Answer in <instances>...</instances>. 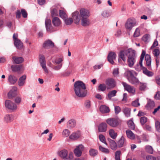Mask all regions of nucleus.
Returning <instances> with one entry per match:
<instances>
[{"instance_id": "1", "label": "nucleus", "mask_w": 160, "mask_h": 160, "mask_svg": "<svg viewBox=\"0 0 160 160\" xmlns=\"http://www.w3.org/2000/svg\"><path fill=\"white\" fill-rule=\"evenodd\" d=\"M74 91L76 95L78 97L83 98L87 93L85 84L80 81H76L74 83Z\"/></svg>"}, {"instance_id": "2", "label": "nucleus", "mask_w": 160, "mask_h": 160, "mask_svg": "<svg viewBox=\"0 0 160 160\" xmlns=\"http://www.w3.org/2000/svg\"><path fill=\"white\" fill-rule=\"evenodd\" d=\"M81 18V24L84 27L87 26L90 24V20L88 18L90 16L89 11L87 9L82 8L79 10Z\"/></svg>"}, {"instance_id": "3", "label": "nucleus", "mask_w": 160, "mask_h": 160, "mask_svg": "<svg viewBox=\"0 0 160 160\" xmlns=\"http://www.w3.org/2000/svg\"><path fill=\"white\" fill-rule=\"evenodd\" d=\"M136 57L135 51L132 50L131 53L129 54L128 57V63L129 67H131L133 66L136 61Z\"/></svg>"}, {"instance_id": "4", "label": "nucleus", "mask_w": 160, "mask_h": 160, "mask_svg": "<svg viewBox=\"0 0 160 160\" xmlns=\"http://www.w3.org/2000/svg\"><path fill=\"white\" fill-rule=\"evenodd\" d=\"M132 50L131 49L121 50L118 54L119 58H121L124 62H125L128 54H130Z\"/></svg>"}, {"instance_id": "5", "label": "nucleus", "mask_w": 160, "mask_h": 160, "mask_svg": "<svg viewBox=\"0 0 160 160\" xmlns=\"http://www.w3.org/2000/svg\"><path fill=\"white\" fill-rule=\"evenodd\" d=\"M136 25H137L136 20L134 18H129L127 20L125 26L126 29L130 30L134 26Z\"/></svg>"}, {"instance_id": "6", "label": "nucleus", "mask_w": 160, "mask_h": 160, "mask_svg": "<svg viewBox=\"0 0 160 160\" xmlns=\"http://www.w3.org/2000/svg\"><path fill=\"white\" fill-rule=\"evenodd\" d=\"M146 52L144 50H142V53L140 56V58L138 64L135 67V69L138 71H140L142 69L144 68L142 66V62L143 60L144 57L146 56Z\"/></svg>"}, {"instance_id": "7", "label": "nucleus", "mask_w": 160, "mask_h": 160, "mask_svg": "<svg viewBox=\"0 0 160 160\" xmlns=\"http://www.w3.org/2000/svg\"><path fill=\"white\" fill-rule=\"evenodd\" d=\"M5 106L7 108L12 110H15L17 108L16 104L9 100L5 101Z\"/></svg>"}, {"instance_id": "8", "label": "nucleus", "mask_w": 160, "mask_h": 160, "mask_svg": "<svg viewBox=\"0 0 160 160\" xmlns=\"http://www.w3.org/2000/svg\"><path fill=\"white\" fill-rule=\"evenodd\" d=\"M127 74L129 75L130 77L128 79L129 82L132 84H137L139 83V81L138 79L135 77L132 72L130 71H128L127 72Z\"/></svg>"}, {"instance_id": "9", "label": "nucleus", "mask_w": 160, "mask_h": 160, "mask_svg": "<svg viewBox=\"0 0 160 160\" xmlns=\"http://www.w3.org/2000/svg\"><path fill=\"white\" fill-rule=\"evenodd\" d=\"M107 123L110 126L115 127L119 124L118 120L114 118H109L106 120Z\"/></svg>"}, {"instance_id": "10", "label": "nucleus", "mask_w": 160, "mask_h": 160, "mask_svg": "<svg viewBox=\"0 0 160 160\" xmlns=\"http://www.w3.org/2000/svg\"><path fill=\"white\" fill-rule=\"evenodd\" d=\"M122 84L123 85L124 88L129 93L134 94L135 92V89L133 87L123 82H122Z\"/></svg>"}, {"instance_id": "11", "label": "nucleus", "mask_w": 160, "mask_h": 160, "mask_svg": "<svg viewBox=\"0 0 160 160\" xmlns=\"http://www.w3.org/2000/svg\"><path fill=\"white\" fill-rule=\"evenodd\" d=\"M156 62V65L158 67L160 62V51L158 49H155L152 52Z\"/></svg>"}, {"instance_id": "12", "label": "nucleus", "mask_w": 160, "mask_h": 160, "mask_svg": "<svg viewBox=\"0 0 160 160\" xmlns=\"http://www.w3.org/2000/svg\"><path fill=\"white\" fill-rule=\"evenodd\" d=\"M72 19L74 20V23L76 24H78L81 18L79 12L76 11L72 13Z\"/></svg>"}, {"instance_id": "13", "label": "nucleus", "mask_w": 160, "mask_h": 160, "mask_svg": "<svg viewBox=\"0 0 160 160\" xmlns=\"http://www.w3.org/2000/svg\"><path fill=\"white\" fill-rule=\"evenodd\" d=\"M39 62L41 65L42 68L44 69L45 72L46 73H48V71L46 67L45 58L43 55H40Z\"/></svg>"}, {"instance_id": "14", "label": "nucleus", "mask_w": 160, "mask_h": 160, "mask_svg": "<svg viewBox=\"0 0 160 160\" xmlns=\"http://www.w3.org/2000/svg\"><path fill=\"white\" fill-rule=\"evenodd\" d=\"M106 84L108 86V89L113 88L116 85V83L115 81L112 78L107 79L106 80Z\"/></svg>"}, {"instance_id": "15", "label": "nucleus", "mask_w": 160, "mask_h": 160, "mask_svg": "<svg viewBox=\"0 0 160 160\" xmlns=\"http://www.w3.org/2000/svg\"><path fill=\"white\" fill-rule=\"evenodd\" d=\"M117 55L115 53L113 52H110L109 53L108 56V61L111 64H114V60H116Z\"/></svg>"}, {"instance_id": "16", "label": "nucleus", "mask_w": 160, "mask_h": 160, "mask_svg": "<svg viewBox=\"0 0 160 160\" xmlns=\"http://www.w3.org/2000/svg\"><path fill=\"white\" fill-rule=\"evenodd\" d=\"M83 146L80 144L77 146L76 148L74 150V153L75 155L77 157L80 156L82 153V151L83 149Z\"/></svg>"}, {"instance_id": "17", "label": "nucleus", "mask_w": 160, "mask_h": 160, "mask_svg": "<svg viewBox=\"0 0 160 160\" xmlns=\"http://www.w3.org/2000/svg\"><path fill=\"white\" fill-rule=\"evenodd\" d=\"M45 25L48 32H52L53 31V28L51 24V21L50 19H46L45 21Z\"/></svg>"}, {"instance_id": "18", "label": "nucleus", "mask_w": 160, "mask_h": 160, "mask_svg": "<svg viewBox=\"0 0 160 160\" xmlns=\"http://www.w3.org/2000/svg\"><path fill=\"white\" fill-rule=\"evenodd\" d=\"M126 141L125 138L123 136H122L117 142V145L119 148L122 147L126 145Z\"/></svg>"}, {"instance_id": "19", "label": "nucleus", "mask_w": 160, "mask_h": 160, "mask_svg": "<svg viewBox=\"0 0 160 160\" xmlns=\"http://www.w3.org/2000/svg\"><path fill=\"white\" fill-rule=\"evenodd\" d=\"M54 46V43L50 40L46 41L43 44V47L46 48H52Z\"/></svg>"}, {"instance_id": "20", "label": "nucleus", "mask_w": 160, "mask_h": 160, "mask_svg": "<svg viewBox=\"0 0 160 160\" xmlns=\"http://www.w3.org/2000/svg\"><path fill=\"white\" fill-rule=\"evenodd\" d=\"M107 125L105 123H102L98 126V130L100 132H105L107 130Z\"/></svg>"}, {"instance_id": "21", "label": "nucleus", "mask_w": 160, "mask_h": 160, "mask_svg": "<svg viewBox=\"0 0 160 160\" xmlns=\"http://www.w3.org/2000/svg\"><path fill=\"white\" fill-rule=\"evenodd\" d=\"M81 136L80 132L78 131L72 133L69 136V138L72 139H77L79 138Z\"/></svg>"}, {"instance_id": "22", "label": "nucleus", "mask_w": 160, "mask_h": 160, "mask_svg": "<svg viewBox=\"0 0 160 160\" xmlns=\"http://www.w3.org/2000/svg\"><path fill=\"white\" fill-rule=\"evenodd\" d=\"M26 75H23L20 78L18 82L19 86L21 87L24 85L25 83V80L26 79Z\"/></svg>"}, {"instance_id": "23", "label": "nucleus", "mask_w": 160, "mask_h": 160, "mask_svg": "<svg viewBox=\"0 0 160 160\" xmlns=\"http://www.w3.org/2000/svg\"><path fill=\"white\" fill-rule=\"evenodd\" d=\"M52 22L53 25L56 27L60 26L62 23L60 19L57 17H54L52 19Z\"/></svg>"}, {"instance_id": "24", "label": "nucleus", "mask_w": 160, "mask_h": 160, "mask_svg": "<svg viewBox=\"0 0 160 160\" xmlns=\"http://www.w3.org/2000/svg\"><path fill=\"white\" fill-rule=\"evenodd\" d=\"M145 60L146 62V65L148 67L149 69L151 68V58L150 55L147 54L145 56Z\"/></svg>"}, {"instance_id": "25", "label": "nucleus", "mask_w": 160, "mask_h": 160, "mask_svg": "<svg viewBox=\"0 0 160 160\" xmlns=\"http://www.w3.org/2000/svg\"><path fill=\"white\" fill-rule=\"evenodd\" d=\"M12 59L13 63L17 64L21 63L24 61L23 58L22 57L14 56L12 57Z\"/></svg>"}, {"instance_id": "26", "label": "nucleus", "mask_w": 160, "mask_h": 160, "mask_svg": "<svg viewBox=\"0 0 160 160\" xmlns=\"http://www.w3.org/2000/svg\"><path fill=\"white\" fill-rule=\"evenodd\" d=\"M99 110L102 113H108L110 111L109 107L105 105H101L99 108Z\"/></svg>"}, {"instance_id": "27", "label": "nucleus", "mask_w": 160, "mask_h": 160, "mask_svg": "<svg viewBox=\"0 0 160 160\" xmlns=\"http://www.w3.org/2000/svg\"><path fill=\"white\" fill-rule=\"evenodd\" d=\"M17 78L13 75H10L8 76V80L12 84H14L17 82Z\"/></svg>"}, {"instance_id": "28", "label": "nucleus", "mask_w": 160, "mask_h": 160, "mask_svg": "<svg viewBox=\"0 0 160 160\" xmlns=\"http://www.w3.org/2000/svg\"><path fill=\"white\" fill-rule=\"evenodd\" d=\"M14 44L16 47L18 49H21L23 47L22 42L19 39H17L14 40Z\"/></svg>"}, {"instance_id": "29", "label": "nucleus", "mask_w": 160, "mask_h": 160, "mask_svg": "<svg viewBox=\"0 0 160 160\" xmlns=\"http://www.w3.org/2000/svg\"><path fill=\"white\" fill-rule=\"evenodd\" d=\"M126 133L127 137L129 139L133 140L135 138L134 134L130 130L128 129L126 131Z\"/></svg>"}, {"instance_id": "30", "label": "nucleus", "mask_w": 160, "mask_h": 160, "mask_svg": "<svg viewBox=\"0 0 160 160\" xmlns=\"http://www.w3.org/2000/svg\"><path fill=\"white\" fill-rule=\"evenodd\" d=\"M13 120V117L12 115L7 114L4 117V120L6 123H10Z\"/></svg>"}, {"instance_id": "31", "label": "nucleus", "mask_w": 160, "mask_h": 160, "mask_svg": "<svg viewBox=\"0 0 160 160\" xmlns=\"http://www.w3.org/2000/svg\"><path fill=\"white\" fill-rule=\"evenodd\" d=\"M66 12V11L64 10H60L59 11V16L63 20L68 18V16Z\"/></svg>"}, {"instance_id": "32", "label": "nucleus", "mask_w": 160, "mask_h": 160, "mask_svg": "<svg viewBox=\"0 0 160 160\" xmlns=\"http://www.w3.org/2000/svg\"><path fill=\"white\" fill-rule=\"evenodd\" d=\"M22 67V66L20 65H12L11 68L13 71L17 72L20 71Z\"/></svg>"}, {"instance_id": "33", "label": "nucleus", "mask_w": 160, "mask_h": 160, "mask_svg": "<svg viewBox=\"0 0 160 160\" xmlns=\"http://www.w3.org/2000/svg\"><path fill=\"white\" fill-rule=\"evenodd\" d=\"M68 151L65 150H63L60 151L59 152V155L62 158L64 159H67V156L68 155Z\"/></svg>"}, {"instance_id": "34", "label": "nucleus", "mask_w": 160, "mask_h": 160, "mask_svg": "<svg viewBox=\"0 0 160 160\" xmlns=\"http://www.w3.org/2000/svg\"><path fill=\"white\" fill-rule=\"evenodd\" d=\"M110 145L111 149L113 150H116L118 146L116 142L112 140L110 141Z\"/></svg>"}, {"instance_id": "35", "label": "nucleus", "mask_w": 160, "mask_h": 160, "mask_svg": "<svg viewBox=\"0 0 160 160\" xmlns=\"http://www.w3.org/2000/svg\"><path fill=\"white\" fill-rule=\"evenodd\" d=\"M155 106L154 102L153 101L149 100L146 105V107L148 109L153 108Z\"/></svg>"}, {"instance_id": "36", "label": "nucleus", "mask_w": 160, "mask_h": 160, "mask_svg": "<svg viewBox=\"0 0 160 160\" xmlns=\"http://www.w3.org/2000/svg\"><path fill=\"white\" fill-rule=\"evenodd\" d=\"M109 134L110 137L113 139H115L117 137V133H115L114 130L112 129H111L109 130Z\"/></svg>"}, {"instance_id": "37", "label": "nucleus", "mask_w": 160, "mask_h": 160, "mask_svg": "<svg viewBox=\"0 0 160 160\" xmlns=\"http://www.w3.org/2000/svg\"><path fill=\"white\" fill-rule=\"evenodd\" d=\"M68 124L71 128H73L76 125V122L74 119H71L68 122Z\"/></svg>"}, {"instance_id": "38", "label": "nucleus", "mask_w": 160, "mask_h": 160, "mask_svg": "<svg viewBox=\"0 0 160 160\" xmlns=\"http://www.w3.org/2000/svg\"><path fill=\"white\" fill-rule=\"evenodd\" d=\"M117 91L115 90H112L109 92L108 94V97L109 100L111 99L112 97L116 96Z\"/></svg>"}, {"instance_id": "39", "label": "nucleus", "mask_w": 160, "mask_h": 160, "mask_svg": "<svg viewBox=\"0 0 160 160\" xmlns=\"http://www.w3.org/2000/svg\"><path fill=\"white\" fill-rule=\"evenodd\" d=\"M143 73L148 77H152L154 75L153 72L149 71L147 69H145L143 70Z\"/></svg>"}, {"instance_id": "40", "label": "nucleus", "mask_w": 160, "mask_h": 160, "mask_svg": "<svg viewBox=\"0 0 160 160\" xmlns=\"http://www.w3.org/2000/svg\"><path fill=\"white\" fill-rule=\"evenodd\" d=\"M16 95V92H13L12 90H11L8 94V97L9 99H11L14 97Z\"/></svg>"}, {"instance_id": "41", "label": "nucleus", "mask_w": 160, "mask_h": 160, "mask_svg": "<svg viewBox=\"0 0 160 160\" xmlns=\"http://www.w3.org/2000/svg\"><path fill=\"white\" fill-rule=\"evenodd\" d=\"M64 21V22L66 25H71L73 22V20L71 18H65L63 20Z\"/></svg>"}, {"instance_id": "42", "label": "nucleus", "mask_w": 160, "mask_h": 160, "mask_svg": "<svg viewBox=\"0 0 160 160\" xmlns=\"http://www.w3.org/2000/svg\"><path fill=\"white\" fill-rule=\"evenodd\" d=\"M51 16L52 17L58 16V10L57 8L52 9L51 10Z\"/></svg>"}, {"instance_id": "43", "label": "nucleus", "mask_w": 160, "mask_h": 160, "mask_svg": "<svg viewBox=\"0 0 160 160\" xmlns=\"http://www.w3.org/2000/svg\"><path fill=\"white\" fill-rule=\"evenodd\" d=\"M106 88V86L105 84H101L98 87V89L99 90L101 91H105Z\"/></svg>"}, {"instance_id": "44", "label": "nucleus", "mask_w": 160, "mask_h": 160, "mask_svg": "<svg viewBox=\"0 0 160 160\" xmlns=\"http://www.w3.org/2000/svg\"><path fill=\"white\" fill-rule=\"evenodd\" d=\"M146 151L148 153L152 154L153 153V150L152 147L149 145L145 147Z\"/></svg>"}, {"instance_id": "45", "label": "nucleus", "mask_w": 160, "mask_h": 160, "mask_svg": "<svg viewBox=\"0 0 160 160\" xmlns=\"http://www.w3.org/2000/svg\"><path fill=\"white\" fill-rule=\"evenodd\" d=\"M128 125L129 128L131 129H134L135 125L134 122L132 119L130 120L128 123Z\"/></svg>"}, {"instance_id": "46", "label": "nucleus", "mask_w": 160, "mask_h": 160, "mask_svg": "<svg viewBox=\"0 0 160 160\" xmlns=\"http://www.w3.org/2000/svg\"><path fill=\"white\" fill-rule=\"evenodd\" d=\"M123 112L127 117H129L130 115V109L129 108H124Z\"/></svg>"}, {"instance_id": "47", "label": "nucleus", "mask_w": 160, "mask_h": 160, "mask_svg": "<svg viewBox=\"0 0 160 160\" xmlns=\"http://www.w3.org/2000/svg\"><path fill=\"white\" fill-rule=\"evenodd\" d=\"M140 35V30L138 28H137L133 34V37L135 38L138 37Z\"/></svg>"}, {"instance_id": "48", "label": "nucleus", "mask_w": 160, "mask_h": 160, "mask_svg": "<svg viewBox=\"0 0 160 160\" xmlns=\"http://www.w3.org/2000/svg\"><path fill=\"white\" fill-rule=\"evenodd\" d=\"M121 154V152L120 151H117L116 152L115 156V160H121L120 158Z\"/></svg>"}, {"instance_id": "49", "label": "nucleus", "mask_w": 160, "mask_h": 160, "mask_svg": "<svg viewBox=\"0 0 160 160\" xmlns=\"http://www.w3.org/2000/svg\"><path fill=\"white\" fill-rule=\"evenodd\" d=\"M90 154L92 156H95L98 154V151L95 149H92L89 151Z\"/></svg>"}, {"instance_id": "50", "label": "nucleus", "mask_w": 160, "mask_h": 160, "mask_svg": "<svg viewBox=\"0 0 160 160\" xmlns=\"http://www.w3.org/2000/svg\"><path fill=\"white\" fill-rule=\"evenodd\" d=\"M70 134V132L67 129H65L63 130L62 132V135L63 137H66L69 136Z\"/></svg>"}, {"instance_id": "51", "label": "nucleus", "mask_w": 160, "mask_h": 160, "mask_svg": "<svg viewBox=\"0 0 160 160\" xmlns=\"http://www.w3.org/2000/svg\"><path fill=\"white\" fill-rule=\"evenodd\" d=\"M63 58L62 57V58H57L55 60V63L56 64H60L63 61Z\"/></svg>"}, {"instance_id": "52", "label": "nucleus", "mask_w": 160, "mask_h": 160, "mask_svg": "<svg viewBox=\"0 0 160 160\" xmlns=\"http://www.w3.org/2000/svg\"><path fill=\"white\" fill-rule=\"evenodd\" d=\"M147 118L144 116L140 118V121L142 125H143L147 122Z\"/></svg>"}, {"instance_id": "53", "label": "nucleus", "mask_w": 160, "mask_h": 160, "mask_svg": "<svg viewBox=\"0 0 160 160\" xmlns=\"http://www.w3.org/2000/svg\"><path fill=\"white\" fill-rule=\"evenodd\" d=\"M99 149L100 150L103 152H105L106 153H108L109 152V150L108 149L102 147L101 145L99 146Z\"/></svg>"}, {"instance_id": "54", "label": "nucleus", "mask_w": 160, "mask_h": 160, "mask_svg": "<svg viewBox=\"0 0 160 160\" xmlns=\"http://www.w3.org/2000/svg\"><path fill=\"white\" fill-rule=\"evenodd\" d=\"M99 138L100 140L103 143L107 144V143L106 142V139L105 137L102 134H100L99 136Z\"/></svg>"}, {"instance_id": "55", "label": "nucleus", "mask_w": 160, "mask_h": 160, "mask_svg": "<svg viewBox=\"0 0 160 160\" xmlns=\"http://www.w3.org/2000/svg\"><path fill=\"white\" fill-rule=\"evenodd\" d=\"M146 83L140 82V89L141 90H144L146 88Z\"/></svg>"}, {"instance_id": "56", "label": "nucleus", "mask_w": 160, "mask_h": 160, "mask_svg": "<svg viewBox=\"0 0 160 160\" xmlns=\"http://www.w3.org/2000/svg\"><path fill=\"white\" fill-rule=\"evenodd\" d=\"M21 12L22 17L24 18H26L28 16V14L25 9H21Z\"/></svg>"}, {"instance_id": "57", "label": "nucleus", "mask_w": 160, "mask_h": 160, "mask_svg": "<svg viewBox=\"0 0 160 160\" xmlns=\"http://www.w3.org/2000/svg\"><path fill=\"white\" fill-rule=\"evenodd\" d=\"M155 127L157 130L160 132V122L157 121L155 122Z\"/></svg>"}, {"instance_id": "58", "label": "nucleus", "mask_w": 160, "mask_h": 160, "mask_svg": "<svg viewBox=\"0 0 160 160\" xmlns=\"http://www.w3.org/2000/svg\"><path fill=\"white\" fill-rule=\"evenodd\" d=\"M149 38V35L148 34L144 35L142 37V40L145 42H147Z\"/></svg>"}, {"instance_id": "59", "label": "nucleus", "mask_w": 160, "mask_h": 160, "mask_svg": "<svg viewBox=\"0 0 160 160\" xmlns=\"http://www.w3.org/2000/svg\"><path fill=\"white\" fill-rule=\"evenodd\" d=\"M132 105L136 107H137L140 105V103L138 102V99H137L132 102Z\"/></svg>"}, {"instance_id": "60", "label": "nucleus", "mask_w": 160, "mask_h": 160, "mask_svg": "<svg viewBox=\"0 0 160 160\" xmlns=\"http://www.w3.org/2000/svg\"><path fill=\"white\" fill-rule=\"evenodd\" d=\"M21 11L19 10H18L16 12V18H17L19 19L21 17Z\"/></svg>"}, {"instance_id": "61", "label": "nucleus", "mask_w": 160, "mask_h": 160, "mask_svg": "<svg viewBox=\"0 0 160 160\" xmlns=\"http://www.w3.org/2000/svg\"><path fill=\"white\" fill-rule=\"evenodd\" d=\"M119 73V69L118 68H116L114 69L113 74L114 76H117Z\"/></svg>"}, {"instance_id": "62", "label": "nucleus", "mask_w": 160, "mask_h": 160, "mask_svg": "<svg viewBox=\"0 0 160 160\" xmlns=\"http://www.w3.org/2000/svg\"><path fill=\"white\" fill-rule=\"evenodd\" d=\"M121 111V109L119 107L116 106L115 107V112L116 114H118Z\"/></svg>"}, {"instance_id": "63", "label": "nucleus", "mask_w": 160, "mask_h": 160, "mask_svg": "<svg viewBox=\"0 0 160 160\" xmlns=\"http://www.w3.org/2000/svg\"><path fill=\"white\" fill-rule=\"evenodd\" d=\"M102 15L104 17H108L110 16V14L107 11H104L102 13Z\"/></svg>"}, {"instance_id": "64", "label": "nucleus", "mask_w": 160, "mask_h": 160, "mask_svg": "<svg viewBox=\"0 0 160 160\" xmlns=\"http://www.w3.org/2000/svg\"><path fill=\"white\" fill-rule=\"evenodd\" d=\"M85 105L87 108H89L91 106L90 101L88 100L86 101L85 103Z\"/></svg>"}]
</instances>
